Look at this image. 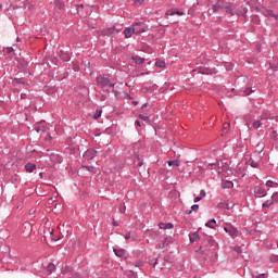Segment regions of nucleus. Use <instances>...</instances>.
Instances as JSON below:
<instances>
[{"label": "nucleus", "instance_id": "29", "mask_svg": "<svg viewBox=\"0 0 278 278\" xmlns=\"http://www.w3.org/2000/svg\"><path fill=\"white\" fill-rule=\"evenodd\" d=\"M224 10H226L227 14H231V16H233V9H231V7H224Z\"/></svg>", "mask_w": 278, "mask_h": 278}, {"label": "nucleus", "instance_id": "57", "mask_svg": "<svg viewBox=\"0 0 278 278\" xmlns=\"http://www.w3.org/2000/svg\"><path fill=\"white\" fill-rule=\"evenodd\" d=\"M186 214H192V210H187Z\"/></svg>", "mask_w": 278, "mask_h": 278}, {"label": "nucleus", "instance_id": "15", "mask_svg": "<svg viewBox=\"0 0 278 278\" xmlns=\"http://www.w3.org/2000/svg\"><path fill=\"white\" fill-rule=\"evenodd\" d=\"M60 58L61 60H63V62H70L71 61V55H68V53L61 51L60 52Z\"/></svg>", "mask_w": 278, "mask_h": 278}, {"label": "nucleus", "instance_id": "7", "mask_svg": "<svg viewBox=\"0 0 278 278\" xmlns=\"http://www.w3.org/2000/svg\"><path fill=\"white\" fill-rule=\"evenodd\" d=\"M47 129V122H39L35 125V130L37 134H40V131H46Z\"/></svg>", "mask_w": 278, "mask_h": 278}, {"label": "nucleus", "instance_id": "60", "mask_svg": "<svg viewBox=\"0 0 278 278\" xmlns=\"http://www.w3.org/2000/svg\"><path fill=\"white\" fill-rule=\"evenodd\" d=\"M134 105H138V101H132Z\"/></svg>", "mask_w": 278, "mask_h": 278}, {"label": "nucleus", "instance_id": "23", "mask_svg": "<svg viewBox=\"0 0 278 278\" xmlns=\"http://www.w3.org/2000/svg\"><path fill=\"white\" fill-rule=\"evenodd\" d=\"M275 202H273V200H267L266 202L263 203L262 207L266 208V207H270V205H273Z\"/></svg>", "mask_w": 278, "mask_h": 278}, {"label": "nucleus", "instance_id": "20", "mask_svg": "<svg viewBox=\"0 0 278 278\" xmlns=\"http://www.w3.org/2000/svg\"><path fill=\"white\" fill-rule=\"evenodd\" d=\"M155 66H157L159 68H165L166 62L165 61H156Z\"/></svg>", "mask_w": 278, "mask_h": 278}, {"label": "nucleus", "instance_id": "45", "mask_svg": "<svg viewBox=\"0 0 278 278\" xmlns=\"http://www.w3.org/2000/svg\"><path fill=\"white\" fill-rule=\"evenodd\" d=\"M168 245V243H166V241L163 244L159 245V249H165Z\"/></svg>", "mask_w": 278, "mask_h": 278}, {"label": "nucleus", "instance_id": "59", "mask_svg": "<svg viewBox=\"0 0 278 278\" xmlns=\"http://www.w3.org/2000/svg\"><path fill=\"white\" fill-rule=\"evenodd\" d=\"M103 92H110V89L103 88Z\"/></svg>", "mask_w": 278, "mask_h": 278}, {"label": "nucleus", "instance_id": "19", "mask_svg": "<svg viewBox=\"0 0 278 278\" xmlns=\"http://www.w3.org/2000/svg\"><path fill=\"white\" fill-rule=\"evenodd\" d=\"M76 10L80 16H84V4H77Z\"/></svg>", "mask_w": 278, "mask_h": 278}, {"label": "nucleus", "instance_id": "26", "mask_svg": "<svg viewBox=\"0 0 278 278\" xmlns=\"http://www.w3.org/2000/svg\"><path fill=\"white\" fill-rule=\"evenodd\" d=\"M167 164H168V166H179V161H177V160L168 161Z\"/></svg>", "mask_w": 278, "mask_h": 278}, {"label": "nucleus", "instance_id": "14", "mask_svg": "<svg viewBox=\"0 0 278 278\" xmlns=\"http://www.w3.org/2000/svg\"><path fill=\"white\" fill-rule=\"evenodd\" d=\"M203 244H210V247H214V244H216V241H214L212 237H206L203 239Z\"/></svg>", "mask_w": 278, "mask_h": 278}, {"label": "nucleus", "instance_id": "58", "mask_svg": "<svg viewBox=\"0 0 278 278\" xmlns=\"http://www.w3.org/2000/svg\"><path fill=\"white\" fill-rule=\"evenodd\" d=\"M147 108V103L142 104L141 110H144Z\"/></svg>", "mask_w": 278, "mask_h": 278}, {"label": "nucleus", "instance_id": "48", "mask_svg": "<svg viewBox=\"0 0 278 278\" xmlns=\"http://www.w3.org/2000/svg\"><path fill=\"white\" fill-rule=\"evenodd\" d=\"M255 278H266V275L265 274H260L257 276H254Z\"/></svg>", "mask_w": 278, "mask_h": 278}, {"label": "nucleus", "instance_id": "5", "mask_svg": "<svg viewBox=\"0 0 278 278\" xmlns=\"http://www.w3.org/2000/svg\"><path fill=\"white\" fill-rule=\"evenodd\" d=\"M224 231H226V233H229V236H238V228L233 227L231 224H227L224 227Z\"/></svg>", "mask_w": 278, "mask_h": 278}, {"label": "nucleus", "instance_id": "43", "mask_svg": "<svg viewBox=\"0 0 278 278\" xmlns=\"http://www.w3.org/2000/svg\"><path fill=\"white\" fill-rule=\"evenodd\" d=\"M139 118H141V121H149V116L142 114L139 115Z\"/></svg>", "mask_w": 278, "mask_h": 278}, {"label": "nucleus", "instance_id": "53", "mask_svg": "<svg viewBox=\"0 0 278 278\" xmlns=\"http://www.w3.org/2000/svg\"><path fill=\"white\" fill-rule=\"evenodd\" d=\"M247 12H249V9L243 8V16H247Z\"/></svg>", "mask_w": 278, "mask_h": 278}, {"label": "nucleus", "instance_id": "54", "mask_svg": "<svg viewBox=\"0 0 278 278\" xmlns=\"http://www.w3.org/2000/svg\"><path fill=\"white\" fill-rule=\"evenodd\" d=\"M271 262H278V256L271 257Z\"/></svg>", "mask_w": 278, "mask_h": 278}, {"label": "nucleus", "instance_id": "63", "mask_svg": "<svg viewBox=\"0 0 278 278\" xmlns=\"http://www.w3.org/2000/svg\"><path fill=\"white\" fill-rule=\"evenodd\" d=\"M35 211H30L29 214H34Z\"/></svg>", "mask_w": 278, "mask_h": 278}, {"label": "nucleus", "instance_id": "32", "mask_svg": "<svg viewBox=\"0 0 278 278\" xmlns=\"http://www.w3.org/2000/svg\"><path fill=\"white\" fill-rule=\"evenodd\" d=\"M118 210H119L121 214H125V211L127 210V206H125V204H121L118 206Z\"/></svg>", "mask_w": 278, "mask_h": 278}, {"label": "nucleus", "instance_id": "12", "mask_svg": "<svg viewBox=\"0 0 278 278\" xmlns=\"http://www.w3.org/2000/svg\"><path fill=\"white\" fill-rule=\"evenodd\" d=\"M25 170H26L27 173H34V170H36V164H34V163H27V164L25 165Z\"/></svg>", "mask_w": 278, "mask_h": 278}, {"label": "nucleus", "instance_id": "1", "mask_svg": "<svg viewBox=\"0 0 278 278\" xmlns=\"http://www.w3.org/2000/svg\"><path fill=\"white\" fill-rule=\"evenodd\" d=\"M138 25H142V22H137L132 24V27H127L124 29L125 38H131L134 34L138 35L140 34V29H138Z\"/></svg>", "mask_w": 278, "mask_h": 278}, {"label": "nucleus", "instance_id": "64", "mask_svg": "<svg viewBox=\"0 0 278 278\" xmlns=\"http://www.w3.org/2000/svg\"><path fill=\"white\" fill-rule=\"evenodd\" d=\"M1 8H3V5L0 3V10H1Z\"/></svg>", "mask_w": 278, "mask_h": 278}, {"label": "nucleus", "instance_id": "6", "mask_svg": "<svg viewBox=\"0 0 278 278\" xmlns=\"http://www.w3.org/2000/svg\"><path fill=\"white\" fill-rule=\"evenodd\" d=\"M113 251L116 257H122L123 260H127V251H125V249L114 248Z\"/></svg>", "mask_w": 278, "mask_h": 278}, {"label": "nucleus", "instance_id": "42", "mask_svg": "<svg viewBox=\"0 0 278 278\" xmlns=\"http://www.w3.org/2000/svg\"><path fill=\"white\" fill-rule=\"evenodd\" d=\"M275 182H273V180H268L267 182H266V186H267V188H273V185H274Z\"/></svg>", "mask_w": 278, "mask_h": 278}, {"label": "nucleus", "instance_id": "30", "mask_svg": "<svg viewBox=\"0 0 278 278\" xmlns=\"http://www.w3.org/2000/svg\"><path fill=\"white\" fill-rule=\"evenodd\" d=\"M229 127H231V124L225 123V124H224V127H223V132L225 134L226 131H228V130H229Z\"/></svg>", "mask_w": 278, "mask_h": 278}, {"label": "nucleus", "instance_id": "62", "mask_svg": "<svg viewBox=\"0 0 278 278\" xmlns=\"http://www.w3.org/2000/svg\"><path fill=\"white\" fill-rule=\"evenodd\" d=\"M256 12H260V8L256 7Z\"/></svg>", "mask_w": 278, "mask_h": 278}, {"label": "nucleus", "instance_id": "35", "mask_svg": "<svg viewBox=\"0 0 278 278\" xmlns=\"http://www.w3.org/2000/svg\"><path fill=\"white\" fill-rule=\"evenodd\" d=\"M268 16H273L274 18H277V14L273 10H267Z\"/></svg>", "mask_w": 278, "mask_h": 278}, {"label": "nucleus", "instance_id": "51", "mask_svg": "<svg viewBox=\"0 0 278 278\" xmlns=\"http://www.w3.org/2000/svg\"><path fill=\"white\" fill-rule=\"evenodd\" d=\"M150 72H142L139 74L140 77H144V75H149Z\"/></svg>", "mask_w": 278, "mask_h": 278}, {"label": "nucleus", "instance_id": "33", "mask_svg": "<svg viewBox=\"0 0 278 278\" xmlns=\"http://www.w3.org/2000/svg\"><path fill=\"white\" fill-rule=\"evenodd\" d=\"M150 266H157V258L149 260Z\"/></svg>", "mask_w": 278, "mask_h": 278}, {"label": "nucleus", "instance_id": "27", "mask_svg": "<svg viewBox=\"0 0 278 278\" xmlns=\"http://www.w3.org/2000/svg\"><path fill=\"white\" fill-rule=\"evenodd\" d=\"M252 127H254L255 129H260V127H262V122L256 121L252 124Z\"/></svg>", "mask_w": 278, "mask_h": 278}, {"label": "nucleus", "instance_id": "55", "mask_svg": "<svg viewBox=\"0 0 278 278\" xmlns=\"http://www.w3.org/2000/svg\"><path fill=\"white\" fill-rule=\"evenodd\" d=\"M14 51V48H8V53H12Z\"/></svg>", "mask_w": 278, "mask_h": 278}, {"label": "nucleus", "instance_id": "47", "mask_svg": "<svg viewBox=\"0 0 278 278\" xmlns=\"http://www.w3.org/2000/svg\"><path fill=\"white\" fill-rule=\"evenodd\" d=\"M270 68H273V71H278V65L277 64L270 65Z\"/></svg>", "mask_w": 278, "mask_h": 278}, {"label": "nucleus", "instance_id": "44", "mask_svg": "<svg viewBox=\"0 0 278 278\" xmlns=\"http://www.w3.org/2000/svg\"><path fill=\"white\" fill-rule=\"evenodd\" d=\"M134 3H139V5H142L144 3V0H134Z\"/></svg>", "mask_w": 278, "mask_h": 278}, {"label": "nucleus", "instance_id": "2", "mask_svg": "<svg viewBox=\"0 0 278 278\" xmlns=\"http://www.w3.org/2000/svg\"><path fill=\"white\" fill-rule=\"evenodd\" d=\"M97 84H99V86H101V88H105V87H110V88H114V86H116L115 83L110 81V78L105 77V76H98L96 78Z\"/></svg>", "mask_w": 278, "mask_h": 278}, {"label": "nucleus", "instance_id": "8", "mask_svg": "<svg viewBox=\"0 0 278 278\" xmlns=\"http://www.w3.org/2000/svg\"><path fill=\"white\" fill-rule=\"evenodd\" d=\"M254 194L255 197H258L260 199H262L263 197H266L267 192H266V189L262 187H256L254 190Z\"/></svg>", "mask_w": 278, "mask_h": 278}, {"label": "nucleus", "instance_id": "39", "mask_svg": "<svg viewBox=\"0 0 278 278\" xmlns=\"http://www.w3.org/2000/svg\"><path fill=\"white\" fill-rule=\"evenodd\" d=\"M271 201L275 203V201H278V193H274L271 195Z\"/></svg>", "mask_w": 278, "mask_h": 278}, {"label": "nucleus", "instance_id": "61", "mask_svg": "<svg viewBox=\"0 0 278 278\" xmlns=\"http://www.w3.org/2000/svg\"><path fill=\"white\" fill-rule=\"evenodd\" d=\"M113 92H114L115 94H118V91H116V90H113Z\"/></svg>", "mask_w": 278, "mask_h": 278}, {"label": "nucleus", "instance_id": "34", "mask_svg": "<svg viewBox=\"0 0 278 278\" xmlns=\"http://www.w3.org/2000/svg\"><path fill=\"white\" fill-rule=\"evenodd\" d=\"M137 29H140V34H144V24L142 23V25H137Z\"/></svg>", "mask_w": 278, "mask_h": 278}, {"label": "nucleus", "instance_id": "50", "mask_svg": "<svg viewBox=\"0 0 278 278\" xmlns=\"http://www.w3.org/2000/svg\"><path fill=\"white\" fill-rule=\"evenodd\" d=\"M201 199H203V198H201V197H195L193 201H194V203H199V201H201Z\"/></svg>", "mask_w": 278, "mask_h": 278}, {"label": "nucleus", "instance_id": "10", "mask_svg": "<svg viewBox=\"0 0 278 278\" xmlns=\"http://www.w3.org/2000/svg\"><path fill=\"white\" fill-rule=\"evenodd\" d=\"M201 237L199 236V232H190L189 233V240L190 242L194 243L197 240H199Z\"/></svg>", "mask_w": 278, "mask_h": 278}, {"label": "nucleus", "instance_id": "46", "mask_svg": "<svg viewBox=\"0 0 278 278\" xmlns=\"http://www.w3.org/2000/svg\"><path fill=\"white\" fill-rule=\"evenodd\" d=\"M131 238V232L125 235V240H129Z\"/></svg>", "mask_w": 278, "mask_h": 278}, {"label": "nucleus", "instance_id": "21", "mask_svg": "<svg viewBox=\"0 0 278 278\" xmlns=\"http://www.w3.org/2000/svg\"><path fill=\"white\" fill-rule=\"evenodd\" d=\"M232 186H233V182H232V181H224V182L222 184V187H223L224 189L231 188Z\"/></svg>", "mask_w": 278, "mask_h": 278}, {"label": "nucleus", "instance_id": "52", "mask_svg": "<svg viewBox=\"0 0 278 278\" xmlns=\"http://www.w3.org/2000/svg\"><path fill=\"white\" fill-rule=\"evenodd\" d=\"M113 227H118V222L113 219Z\"/></svg>", "mask_w": 278, "mask_h": 278}, {"label": "nucleus", "instance_id": "13", "mask_svg": "<svg viewBox=\"0 0 278 278\" xmlns=\"http://www.w3.org/2000/svg\"><path fill=\"white\" fill-rule=\"evenodd\" d=\"M132 60L136 64H139V66H142V64H144L146 62V59L144 58H141V56H132Z\"/></svg>", "mask_w": 278, "mask_h": 278}, {"label": "nucleus", "instance_id": "37", "mask_svg": "<svg viewBox=\"0 0 278 278\" xmlns=\"http://www.w3.org/2000/svg\"><path fill=\"white\" fill-rule=\"evenodd\" d=\"M164 262H167V264H170L173 260L170 258L169 255L164 256Z\"/></svg>", "mask_w": 278, "mask_h": 278}, {"label": "nucleus", "instance_id": "25", "mask_svg": "<svg viewBox=\"0 0 278 278\" xmlns=\"http://www.w3.org/2000/svg\"><path fill=\"white\" fill-rule=\"evenodd\" d=\"M142 266H144V262H142L141 260H138L135 262V267L136 268H142Z\"/></svg>", "mask_w": 278, "mask_h": 278}, {"label": "nucleus", "instance_id": "24", "mask_svg": "<svg viewBox=\"0 0 278 278\" xmlns=\"http://www.w3.org/2000/svg\"><path fill=\"white\" fill-rule=\"evenodd\" d=\"M83 168H85L89 173H92V175H94V173H97L94 166H84Z\"/></svg>", "mask_w": 278, "mask_h": 278}, {"label": "nucleus", "instance_id": "11", "mask_svg": "<svg viewBox=\"0 0 278 278\" xmlns=\"http://www.w3.org/2000/svg\"><path fill=\"white\" fill-rule=\"evenodd\" d=\"M160 229H174L175 225H173V223H160L159 224Z\"/></svg>", "mask_w": 278, "mask_h": 278}, {"label": "nucleus", "instance_id": "22", "mask_svg": "<svg viewBox=\"0 0 278 278\" xmlns=\"http://www.w3.org/2000/svg\"><path fill=\"white\" fill-rule=\"evenodd\" d=\"M174 14H177L178 16H184V11H179L178 9H173L172 10V15L174 16Z\"/></svg>", "mask_w": 278, "mask_h": 278}, {"label": "nucleus", "instance_id": "17", "mask_svg": "<svg viewBox=\"0 0 278 278\" xmlns=\"http://www.w3.org/2000/svg\"><path fill=\"white\" fill-rule=\"evenodd\" d=\"M46 270L47 273H49V275H51V273H54L55 271V265L53 263H49L47 266H46Z\"/></svg>", "mask_w": 278, "mask_h": 278}, {"label": "nucleus", "instance_id": "9", "mask_svg": "<svg viewBox=\"0 0 278 278\" xmlns=\"http://www.w3.org/2000/svg\"><path fill=\"white\" fill-rule=\"evenodd\" d=\"M118 31H121V29H118L116 27H112L106 30H103V34H104V36H110L112 34H118Z\"/></svg>", "mask_w": 278, "mask_h": 278}, {"label": "nucleus", "instance_id": "40", "mask_svg": "<svg viewBox=\"0 0 278 278\" xmlns=\"http://www.w3.org/2000/svg\"><path fill=\"white\" fill-rule=\"evenodd\" d=\"M199 210V204H193L192 206H191V211L192 212H197Z\"/></svg>", "mask_w": 278, "mask_h": 278}, {"label": "nucleus", "instance_id": "4", "mask_svg": "<svg viewBox=\"0 0 278 278\" xmlns=\"http://www.w3.org/2000/svg\"><path fill=\"white\" fill-rule=\"evenodd\" d=\"M97 155H99V152H97V150H94V149H88V150L84 153V159H85V160H94V157H97Z\"/></svg>", "mask_w": 278, "mask_h": 278}, {"label": "nucleus", "instance_id": "28", "mask_svg": "<svg viewBox=\"0 0 278 278\" xmlns=\"http://www.w3.org/2000/svg\"><path fill=\"white\" fill-rule=\"evenodd\" d=\"M135 164H136V166H143L144 162H142V160H140V157H137L135 160Z\"/></svg>", "mask_w": 278, "mask_h": 278}, {"label": "nucleus", "instance_id": "3", "mask_svg": "<svg viewBox=\"0 0 278 278\" xmlns=\"http://www.w3.org/2000/svg\"><path fill=\"white\" fill-rule=\"evenodd\" d=\"M225 10V2L224 0H217V2L213 3V8L208 9V14H216V12Z\"/></svg>", "mask_w": 278, "mask_h": 278}, {"label": "nucleus", "instance_id": "36", "mask_svg": "<svg viewBox=\"0 0 278 278\" xmlns=\"http://www.w3.org/2000/svg\"><path fill=\"white\" fill-rule=\"evenodd\" d=\"M251 92H255V90H252L251 88H245L244 94L249 96Z\"/></svg>", "mask_w": 278, "mask_h": 278}, {"label": "nucleus", "instance_id": "41", "mask_svg": "<svg viewBox=\"0 0 278 278\" xmlns=\"http://www.w3.org/2000/svg\"><path fill=\"white\" fill-rule=\"evenodd\" d=\"M236 253H242V247H235Z\"/></svg>", "mask_w": 278, "mask_h": 278}, {"label": "nucleus", "instance_id": "38", "mask_svg": "<svg viewBox=\"0 0 278 278\" xmlns=\"http://www.w3.org/2000/svg\"><path fill=\"white\" fill-rule=\"evenodd\" d=\"M251 166H252V168H257L260 166V163L252 161Z\"/></svg>", "mask_w": 278, "mask_h": 278}, {"label": "nucleus", "instance_id": "49", "mask_svg": "<svg viewBox=\"0 0 278 278\" xmlns=\"http://www.w3.org/2000/svg\"><path fill=\"white\" fill-rule=\"evenodd\" d=\"M205 194H206V193H205V190H201V191H200V197H201V199H203V197H205Z\"/></svg>", "mask_w": 278, "mask_h": 278}, {"label": "nucleus", "instance_id": "56", "mask_svg": "<svg viewBox=\"0 0 278 278\" xmlns=\"http://www.w3.org/2000/svg\"><path fill=\"white\" fill-rule=\"evenodd\" d=\"M136 125H138V127H141L142 125L140 124V121H136Z\"/></svg>", "mask_w": 278, "mask_h": 278}, {"label": "nucleus", "instance_id": "31", "mask_svg": "<svg viewBox=\"0 0 278 278\" xmlns=\"http://www.w3.org/2000/svg\"><path fill=\"white\" fill-rule=\"evenodd\" d=\"M102 112H103V111H97V112L93 114L94 121H97L98 118H101Z\"/></svg>", "mask_w": 278, "mask_h": 278}, {"label": "nucleus", "instance_id": "18", "mask_svg": "<svg viewBox=\"0 0 278 278\" xmlns=\"http://www.w3.org/2000/svg\"><path fill=\"white\" fill-rule=\"evenodd\" d=\"M55 9L56 10H63L64 9V2H62V0H56L55 1Z\"/></svg>", "mask_w": 278, "mask_h": 278}, {"label": "nucleus", "instance_id": "16", "mask_svg": "<svg viewBox=\"0 0 278 278\" xmlns=\"http://www.w3.org/2000/svg\"><path fill=\"white\" fill-rule=\"evenodd\" d=\"M205 227H208V229H216V219H210L206 224Z\"/></svg>", "mask_w": 278, "mask_h": 278}]
</instances>
